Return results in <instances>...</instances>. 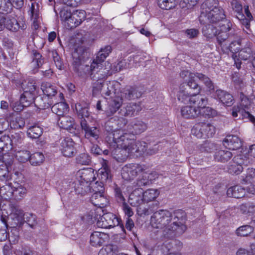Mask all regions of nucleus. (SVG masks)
Here are the masks:
<instances>
[{
	"label": "nucleus",
	"mask_w": 255,
	"mask_h": 255,
	"mask_svg": "<svg viewBox=\"0 0 255 255\" xmlns=\"http://www.w3.org/2000/svg\"><path fill=\"white\" fill-rule=\"evenodd\" d=\"M217 115V112L212 108L206 107H203L202 108V110L200 111V116H203L205 117H213Z\"/></svg>",
	"instance_id": "nucleus-60"
},
{
	"label": "nucleus",
	"mask_w": 255,
	"mask_h": 255,
	"mask_svg": "<svg viewBox=\"0 0 255 255\" xmlns=\"http://www.w3.org/2000/svg\"><path fill=\"white\" fill-rule=\"evenodd\" d=\"M30 152L28 150H20L16 152V159L21 162H25L30 159Z\"/></svg>",
	"instance_id": "nucleus-59"
},
{
	"label": "nucleus",
	"mask_w": 255,
	"mask_h": 255,
	"mask_svg": "<svg viewBox=\"0 0 255 255\" xmlns=\"http://www.w3.org/2000/svg\"><path fill=\"white\" fill-rule=\"evenodd\" d=\"M233 160V163L236 165H240L241 166L243 165L248 166L251 164L252 161L249 157L243 154H239L235 156Z\"/></svg>",
	"instance_id": "nucleus-52"
},
{
	"label": "nucleus",
	"mask_w": 255,
	"mask_h": 255,
	"mask_svg": "<svg viewBox=\"0 0 255 255\" xmlns=\"http://www.w3.org/2000/svg\"><path fill=\"white\" fill-rule=\"evenodd\" d=\"M59 126L63 129L69 130L70 132H74L76 125L74 119L70 116H62L58 120Z\"/></svg>",
	"instance_id": "nucleus-22"
},
{
	"label": "nucleus",
	"mask_w": 255,
	"mask_h": 255,
	"mask_svg": "<svg viewBox=\"0 0 255 255\" xmlns=\"http://www.w3.org/2000/svg\"><path fill=\"white\" fill-rule=\"evenodd\" d=\"M109 236L108 234L101 232L95 231L93 232L90 237V244L95 247H100L108 242Z\"/></svg>",
	"instance_id": "nucleus-17"
},
{
	"label": "nucleus",
	"mask_w": 255,
	"mask_h": 255,
	"mask_svg": "<svg viewBox=\"0 0 255 255\" xmlns=\"http://www.w3.org/2000/svg\"><path fill=\"white\" fill-rule=\"evenodd\" d=\"M112 47L108 45L105 46L104 48H102L98 53L97 56L93 62H96L99 64H103L104 62L105 59L111 52Z\"/></svg>",
	"instance_id": "nucleus-40"
},
{
	"label": "nucleus",
	"mask_w": 255,
	"mask_h": 255,
	"mask_svg": "<svg viewBox=\"0 0 255 255\" xmlns=\"http://www.w3.org/2000/svg\"><path fill=\"white\" fill-rule=\"evenodd\" d=\"M182 116L186 119H195L200 117V109L191 106H186L181 109Z\"/></svg>",
	"instance_id": "nucleus-28"
},
{
	"label": "nucleus",
	"mask_w": 255,
	"mask_h": 255,
	"mask_svg": "<svg viewBox=\"0 0 255 255\" xmlns=\"http://www.w3.org/2000/svg\"><path fill=\"white\" fill-rule=\"evenodd\" d=\"M142 173V176L139 177L136 180V185L137 187V188H140L142 186H146L150 183V181L148 179V174L144 171Z\"/></svg>",
	"instance_id": "nucleus-61"
},
{
	"label": "nucleus",
	"mask_w": 255,
	"mask_h": 255,
	"mask_svg": "<svg viewBox=\"0 0 255 255\" xmlns=\"http://www.w3.org/2000/svg\"><path fill=\"white\" fill-rule=\"evenodd\" d=\"M131 136L122 131H115L106 135L105 139L110 146L112 156L117 161H125L130 153L143 152L144 148L139 146L140 141H136Z\"/></svg>",
	"instance_id": "nucleus-2"
},
{
	"label": "nucleus",
	"mask_w": 255,
	"mask_h": 255,
	"mask_svg": "<svg viewBox=\"0 0 255 255\" xmlns=\"http://www.w3.org/2000/svg\"><path fill=\"white\" fill-rule=\"evenodd\" d=\"M241 102L232 108V115L245 122L250 121L255 125V118L248 111L251 106L250 100L243 94L240 96Z\"/></svg>",
	"instance_id": "nucleus-5"
},
{
	"label": "nucleus",
	"mask_w": 255,
	"mask_h": 255,
	"mask_svg": "<svg viewBox=\"0 0 255 255\" xmlns=\"http://www.w3.org/2000/svg\"><path fill=\"white\" fill-rule=\"evenodd\" d=\"M44 158L42 152H36L30 155L29 162L32 166H39L43 162Z\"/></svg>",
	"instance_id": "nucleus-47"
},
{
	"label": "nucleus",
	"mask_w": 255,
	"mask_h": 255,
	"mask_svg": "<svg viewBox=\"0 0 255 255\" xmlns=\"http://www.w3.org/2000/svg\"><path fill=\"white\" fill-rule=\"evenodd\" d=\"M119 84L116 81H107L105 83H94L93 85V94L95 96L101 93L103 96H111L117 94L116 86Z\"/></svg>",
	"instance_id": "nucleus-7"
},
{
	"label": "nucleus",
	"mask_w": 255,
	"mask_h": 255,
	"mask_svg": "<svg viewBox=\"0 0 255 255\" xmlns=\"http://www.w3.org/2000/svg\"><path fill=\"white\" fill-rule=\"evenodd\" d=\"M196 75L197 78L204 84L208 91L211 92L214 90V84L208 77L200 73H198Z\"/></svg>",
	"instance_id": "nucleus-51"
},
{
	"label": "nucleus",
	"mask_w": 255,
	"mask_h": 255,
	"mask_svg": "<svg viewBox=\"0 0 255 255\" xmlns=\"http://www.w3.org/2000/svg\"><path fill=\"white\" fill-rule=\"evenodd\" d=\"M185 213L182 210L175 211L173 213L167 210H159L154 213L150 219L151 226L157 231L155 239L160 242L164 239L173 237V231L179 228L185 229L184 225Z\"/></svg>",
	"instance_id": "nucleus-1"
},
{
	"label": "nucleus",
	"mask_w": 255,
	"mask_h": 255,
	"mask_svg": "<svg viewBox=\"0 0 255 255\" xmlns=\"http://www.w3.org/2000/svg\"><path fill=\"white\" fill-rule=\"evenodd\" d=\"M117 93L123 101L134 100L140 97L142 95L138 88L130 86L126 87L120 93Z\"/></svg>",
	"instance_id": "nucleus-16"
},
{
	"label": "nucleus",
	"mask_w": 255,
	"mask_h": 255,
	"mask_svg": "<svg viewBox=\"0 0 255 255\" xmlns=\"http://www.w3.org/2000/svg\"><path fill=\"white\" fill-rule=\"evenodd\" d=\"M59 15L62 22L69 28V22H70L72 13L71 8L67 6H62L59 8Z\"/></svg>",
	"instance_id": "nucleus-34"
},
{
	"label": "nucleus",
	"mask_w": 255,
	"mask_h": 255,
	"mask_svg": "<svg viewBox=\"0 0 255 255\" xmlns=\"http://www.w3.org/2000/svg\"><path fill=\"white\" fill-rule=\"evenodd\" d=\"M128 128L130 133H127L131 136V138L134 139V135L139 134L145 131L147 128V126L142 121L134 119L128 126Z\"/></svg>",
	"instance_id": "nucleus-15"
},
{
	"label": "nucleus",
	"mask_w": 255,
	"mask_h": 255,
	"mask_svg": "<svg viewBox=\"0 0 255 255\" xmlns=\"http://www.w3.org/2000/svg\"><path fill=\"white\" fill-rule=\"evenodd\" d=\"M141 110V107L140 104L130 103L121 109L119 113L121 116L132 117L137 115Z\"/></svg>",
	"instance_id": "nucleus-21"
},
{
	"label": "nucleus",
	"mask_w": 255,
	"mask_h": 255,
	"mask_svg": "<svg viewBox=\"0 0 255 255\" xmlns=\"http://www.w3.org/2000/svg\"><path fill=\"white\" fill-rule=\"evenodd\" d=\"M255 178V169L248 168L245 178L243 179L242 183H252Z\"/></svg>",
	"instance_id": "nucleus-62"
},
{
	"label": "nucleus",
	"mask_w": 255,
	"mask_h": 255,
	"mask_svg": "<svg viewBox=\"0 0 255 255\" xmlns=\"http://www.w3.org/2000/svg\"><path fill=\"white\" fill-rule=\"evenodd\" d=\"M13 188L11 183H6L0 189V194L5 200H9L13 198Z\"/></svg>",
	"instance_id": "nucleus-43"
},
{
	"label": "nucleus",
	"mask_w": 255,
	"mask_h": 255,
	"mask_svg": "<svg viewBox=\"0 0 255 255\" xmlns=\"http://www.w3.org/2000/svg\"><path fill=\"white\" fill-rule=\"evenodd\" d=\"M41 89L43 95L51 99H53L58 92L56 86L48 82H42L41 85Z\"/></svg>",
	"instance_id": "nucleus-31"
},
{
	"label": "nucleus",
	"mask_w": 255,
	"mask_h": 255,
	"mask_svg": "<svg viewBox=\"0 0 255 255\" xmlns=\"http://www.w3.org/2000/svg\"><path fill=\"white\" fill-rule=\"evenodd\" d=\"M92 183L82 181L78 180L75 183V189L78 194L85 195L91 192Z\"/></svg>",
	"instance_id": "nucleus-35"
},
{
	"label": "nucleus",
	"mask_w": 255,
	"mask_h": 255,
	"mask_svg": "<svg viewBox=\"0 0 255 255\" xmlns=\"http://www.w3.org/2000/svg\"><path fill=\"white\" fill-rule=\"evenodd\" d=\"M77 176L78 180L89 183H92L95 178L94 170L92 168L83 169L79 171Z\"/></svg>",
	"instance_id": "nucleus-30"
},
{
	"label": "nucleus",
	"mask_w": 255,
	"mask_h": 255,
	"mask_svg": "<svg viewBox=\"0 0 255 255\" xmlns=\"http://www.w3.org/2000/svg\"><path fill=\"white\" fill-rule=\"evenodd\" d=\"M231 32L230 37L229 38L227 39V40L224 42V46H221L222 49H225L226 50H230L232 53V57L234 59L237 57V53L241 49V40L240 39H238L237 41H232L229 45L227 44L229 41V39H230L231 37L232 34V30L230 31V33Z\"/></svg>",
	"instance_id": "nucleus-24"
},
{
	"label": "nucleus",
	"mask_w": 255,
	"mask_h": 255,
	"mask_svg": "<svg viewBox=\"0 0 255 255\" xmlns=\"http://www.w3.org/2000/svg\"><path fill=\"white\" fill-rule=\"evenodd\" d=\"M252 43L250 42L247 43L246 46L241 49H240L237 53V57L239 59L246 60L251 56H253L254 54L251 48Z\"/></svg>",
	"instance_id": "nucleus-39"
},
{
	"label": "nucleus",
	"mask_w": 255,
	"mask_h": 255,
	"mask_svg": "<svg viewBox=\"0 0 255 255\" xmlns=\"http://www.w3.org/2000/svg\"><path fill=\"white\" fill-rule=\"evenodd\" d=\"M232 155V152L229 151L220 150L216 152L214 158L218 161L225 162L230 159Z\"/></svg>",
	"instance_id": "nucleus-42"
},
{
	"label": "nucleus",
	"mask_w": 255,
	"mask_h": 255,
	"mask_svg": "<svg viewBox=\"0 0 255 255\" xmlns=\"http://www.w3.org/2000/svg\"><path fill=\"white\" fill-rule=\"evenodd\" d=\"M90 68V77L95 81L94 83H103L109 75L110 66L108 68L105 67L102 63L93 62Z\"/></svg>",
	"instance_id": "nucleus-9"
},
{
	"label": "nucleus",
	"mask_w": 255,
	"mask_h": 255,
	"mask_svg": "<svg viewBox=\"0 0 255 255\" xmlns=\"http://www.w3.org/2000/svg\"><path fill=\"white\" fill-rule=\"evenodd\" d=\"M245 193V188L239 185L231 187L228 189L227 191V195L228 197L236 198H240L244 197Z\"/></svg>",
	"instance_id": "nucleus-36"
},
{
	"label": "nucleus",
	"mask_w": 255,
	"mask_h": 255,
	"mask_svg": "<svg viewBox=\"0 0 255 255\" xmlns=\"http://www.w3.org/2000/svg\"><path fill=\"white\" fill-rule=\"evenodd\" d=\"M9 207L10 211V217L14 221L15 226L23 224V217L25 213L16 203H10Z\"/></svg>",
	"instance_id": "nucleus-14"
},
{
	"label": "nucleus",
	"mask_w": 255,
	"mask_h": 255,
	"mask_svg": "<svg viewBox=\"0 0 255 255\" xmlns=\"http://www.w3.org/2000/svg\"><path fill=\"white\" fill-rule=\"evenodd\" d=\"M0 148L6 151L12 148V141L9 135L4 134L0 136Z\"/></svg>",
	"instance_id": "nucleus-45"
},
{
	"label": "nucleus",
	"mask_w": 255,
	"mask_h": 255,
	"mask_svg": "<svg viewBox=\"0 0 255 255\" xmlns=\"http://www.w3.org/2000/svg\"><path fill=\"white\" fill-rule=\"evenodd\" d=\"M142 190L136 188L129 195L128 202L132 206H138L143 203Z\"/></svg>",
	"instance_id": "nucleus-25"
},
{
	"label": "nucleus",
	"mask_w": 255,
	"mask_h": 255,
	"mask_svg": "<svg viewBox=\"0 0 255 255\" xmlns=\"http://www.w3.org/2000/svg\"><path fill=\"white\" fill-rule=\"evenodd\" d=\"M159 193L157 190L148 189L145 192L142 191L143 202L148 203L155 199L159 195Z\"/></svg>",
	"instance_id": "nucleus-46"
},
{
	"label": "nucleus",
	"mask_w": 255,
	"mask_h": 255,
	"mask_svg": "<svg viewBox=\"0 0 255 255\" xmlns=\"http://www.w3.org/2000/svg\"><path fill=\"white\" fill-rule=\"evenodd\" d=\"M224 146L231 150H237L242 146V141L237 135H229L223 141Z\"/></svg>",
	"instance_id": "nucleus-20"
},
{
	"label": "nucleus",
	"mask_w": 255,
	"mask_h": 255,
	"mask_svg": "<svg viewBox=\"0 0 255 255\" xmlns=\"http://www.w3.org/2000/svg\"><path fill=\"white\" fill-rule=\"evenodd\" d=\"M233 10L236 13V16L238 19H243V6L237 0H233L231 2Z\"/></svg>",
	"instance_id": "nucleus-54"
},
{
	"label": "nucleus",
	"mask_w": 255,
	"mask_h": 255,
	"mask_svg": "<svg viewBox=\"0 0 255 255\" xmlns=\"http://www.w3.org/2000/svg\"><path fill=\"white\" fill-rule=\"evenodd\" d=\"M200 92H197L194 91L192 97H191V101L190 104H193L196 106L194 107L197 109H200V111L202 110V108L208 104V99L204 96H202L198 94Z\"/></svg>",
	"instance_id": "nucleus-32"
},
{
	"label": "nucleus",
	"mask_w": 255,
	"mask_h": 255,
	"mask_svg": "<svg viewBox=\"0 0 255 255\" xmlns=\"http://www.w3.org/2000/svg\"><path fill=\"white\" fill-rule=\"evenodd\" d=\"M75 110L78 116L81 118V121L83 119H85V118H88L89 113L87 108H83L80 104H77L75 105Z\"/></svg>",
	"instance_id": "nucleus-57"
},
{
	"label": "nucleus",
	"mask_w": 255,
	"mask_h": 255,
	"mask_svg": "<svg viewBox=\"0 0 255 255\" xmlns=\"http://www.w3.org/2000/svg\"><path fill=\"white\" fill-rule=\"evenodd\" d=\"M253 228L250 225H245L239 228L236 231L238 236L245 237L253 232Z\"/></svg>",
	"instance_id": "nucleus-58"
},
{
	"label": "nucleus",
	"mask_w": 255,
	"mask_h": 255,
	"mask_svg": "<svg viewBox=\"0 0 255 255\" xmlns=\"http://www.w3.org/2000/svg\"><path fill=\"white\" fill-rule=\"evenodd\" d=\"M123 102L119 94L117 93L114 96H111V100L109 102L108 109L106 111L107 116L109 117L116 113L122 106Z\"/></svg>",
	"instance_id": "nucleus-19"
},
{
	"label": "nucleus",
	"mask_w": 255,
	"mask_h": 255,
	"mask_svg": "<svg viewBox=\"0 0 255 255\" xmlns=\"http://www.w3.org/2000/svg\"><path fill=\"white\" fill-rule=\"evenodd\" d=\"M11 179V175L5 165L0 166V180L5 183Z\"/></svg>",
	"instance_id": "nucleus-55"
},
{
	"label": "nucleus",
	"mask_w": 255,
	"mask_h": 255,
	"mask_svg": "<svg viewBox=\"0 0 255 255\" xmlns=\"http://www.w3.org/2000/svg\"><path fill=\"white\" fill-rule=\"evenodd\" d=\"M80 125L84 133V137L91 143H98L100 131L96 127H90L86 119L80 121Z\"/></svg>",
	"instance_id": "nucleus-11"
},
{
	"label": "nucleus",
	"mask_w": 255,
	"mask_h": 255,
	"mask_svg": "<svg viewBox=\"0 0 255 255\" xmlns=\"http://www.w3.org/2000/svg\"><path fill=\"white\" fill-rule=\"evenodd\" d=\"M13 198L16 200H21L26 193V188L18 183L13 188Z\"/></svg>",
	"instance_id": "nucleus-44"
},
{
	"label": "nucleus",
	"mask_w": 255,
	"mask_h": 255,
	"mask_svg": "<svg viewBox=\"0 0 255 255\" xmlns=\"http://www.w3.org/2000/svg\"><path fill=\"white\" fill-rule=\"evenodd\" d=\"M95 212L91 211L86 216L89 222L93 223L96 220L97 226L101 228L110 229L118 226L120 224V219L115 215L111 213L104 214L99 219L97 217H94Z\"/></svg>",
	"instance_id": "nucleus-6"
},
{
	"label": "nucleus",
	"mask_w": 255,
	"mask_h": 255,
	"mask_svg": "<svg viewBox=\"0 0 255 255\" xmlns=\"http://www.w3.org/2000/svg\"><path fill=\"white\" fill-rule=\"evenodd\" d=\"M145 166L137 163H130L125 165L122 169L121 175L125 180L134 179L136 176L143 172Z\"/></svg>",
	"instance_id": "nucleus-10"
},
{
	"label": "nucleus",
	"mask_w": 255,
	"mask_h": 255,
	"mask_svg": "<svg viewBox=\"0 0 255 255\" xmlns=\"http://www.w3.org/2000/svg\"><path fill=\"white\" fill-rule=\"evenodd\" d=\"M92 203L95 206L102 208L109 203V200L104 193H94L91 197Z\"/></svg>",
	"instance_id": "nucleus-27"
},
{
	"label": "nucleus",
	"mask_w": 255,
	"mask_h": 255,
	"mask_svg": "<svg viewBox=\"0 0 255 255\" xmlns=\"http://www.w3.org/2000/svg\"><path fill=\"white\" fill-rule=\"evenodd\" d=\"M86 18L85 11L83 10H76L72 13L69 28H73L79 26Z\"/></svg>",
	"instance_id": "nucleus-26"
},
{
	"label": "nucleus",
	"mask_w": 255,
	"mask_h": 255,
	"mask_svg": "<svg viewBox=\"0 0 255 255\" xmlns=\"http://www.w3.org/2000/svg\"><path fill=\"white\" fill-rule=\"evenodd\" d=\"M52 99L45 96H37L35 97L34 104L40 109H46L50 107L53 104Z\"/></svg>",
	"instance_id": "nucleus-33"
},
{
	"label": "nucleus",
	"mask_w": 255,
	"mask_h": 255,
	"mask_svg": "<svg viewBox=\"0 0 255 255\" xmlns=\"http://www.w3.org/2000/svg\"><path fill=\"white\" fill-rule=\"evenodd\" d=\"M43 133V129L37 126L30 127L27 131L28 136L33 139L39 138Z\"/></svg>",
	"instance_id": "nucleus-49"
},
{
	"label": "nucleus",
	"mask_w": 255,
	"mask_h": 255,
	"mask_svg": "<svg viewBox=\"0 0 255 255\" xmlns=\"http://www.w3.org/2000/svg\"><path fill=\"white\" fill-rule=\"evenodd\" d=\"M60 149L64 156L72 157L75 152L74 142L71 138H65L61 140Z\"/></svg>",
	"instance_id": "nucleus-18"
},
{
	"label": "nucleus",
	"mask_w": 255,
	"mask_h": 255,
	"mask_svg": "<svg viewBox=\"0 0 255 255\" xmlns=\"http://www.w3.org/2000/svg\"><path fill=\"white\" fill-rule=\"evenodd\" d=\"M197 73H191L188 70H183L181 72L180 76L189 89H193L197 92H199L201 90L200 87L195 80V78H197ZM184 84V83L182 85Z\"/></svg>",
	"instance_id": "nucleus-13"
},
{
	"label": "nucleus",
	"mask_w": 255,
	"mask_h": 255,
	"mask_svg": "<svg viewBox=\"0 0 255 255\" xmlns=\"http://www.w3.org/2000/svg\"><path fill=\"white\" fill-rule=\"evenodd\" d=\"M51 111L53 113L61 117L68 112L69 106L66 103L61 101L55 104L51 107Z\"/></svg>",
	"instance_id": "nucleus-37"
},
{
	"label": "nucleus",
	"mask_w": 255,
	"mask_h": 255,
	"mask_svg": "<svg viewBox=\"0 0 255 255\" xmlns=\"http://www.w3.org/2000/svg\"><path fill=\"white\" fill-rule=\"evenodd\" d=\"M215 96L221 103L227 106H231L233 104V97L226 91L217 90Z\"/></svg>",
	"instance_id": "nucleus-29"
},
{
	"label": "nucleus",
	"mask_w": 255,
	"mask_h": 255,
	"mask_svg": "<svg viewBox=\"0 0 255 255\" xmlns=\"http://www.w3.org/2000/svg\"><path fill=\"white\" fill-rule=\"evenodd\" d=\"M191 132L198 138H209L215 134V128L209 123H198L193 127Z\"/></svg>",
	"instance_id": "nucleus-8"
},
{
	"label": "nucleus",
	"mask_w": 255,
	"mask_h": 255,
	"mask_svg": "<svg viewBox=\"0 0 255 255\" xmlns=\"http://www.w3.org/2000/svg\"><path fill=\"white\" fill-rule=\"evenodd\" d=\"M127 123V119L123 117L117 116L112 117L105 124V129L108 132L107 135H109L115 131H122L126 133L124 130L117 128L124 127Z\"/></svg>",
	"instance_id": "nucleus-12"
},
{
	"label": "nucleus",
	"mask_w": 255,
	"mask_h": 255,
	"mask_svg": "<svg viewBox=\"0 0 255 255\" xmlns=\"http://www.w3.org/2000/svg\"><path fill=\"white\" fill-rule=\"evenodd\" d=\"M12 9V3L10 0H0V11L9 12Z\"/></svg>",
	"instance_id": "nucleus-63"
},
{
	"label": "nucleus",
	"mask_w": 255,
	"mask_h": 255,
	"mask_svg": "<svg viewBox=\"0 0 255 255\" xmlns=\"http://www.w3.org/2000/svg\"><path fill=\"white\" fill-rule=\"evenodd\" d=\"M178 0H158V5L163 9L169 10L175 7Z\"/></svg>",
	"instance_id": "nucleus-53"
},
{
	"label": "nucleus",
	"mask_w": 255,
	"mask_h": 255,
	"mask_svg": "<svg viewBox=\"0 0 255 255\" xmlns=\"http://www.w3.org/2000/svg\"><path fill=\"white\" fill-rule=\"evenodd\" d=\"M99 178L101 180L100 183L103 184L108 181H110L111 180V175L110 173V170L107 165H103V168L99 170Z\"/></svg>",
	"instance_id": "nucleus-41"
},
{
	"label": "nucleus",
	"mask_w": 255,
	"mask_h": 255,
	"mask_svg": "<svg viewBox=\"0 0 255 255\" xmlns=\"http://www.w3.org/2000/svg\"><path fill=\"white\" fill-rule=\"evenodd\" d=\"M233 24L231 20L225 19L220 23L219 28L212 24H206L202 29L203 35L208 40L216 37L220 46H224V42L230 38Z\"/></svg>",
	"instance_id": "nucleus-4"
},
{
	"label": "nucleus",
	"mask_w": 255,
	"mask_h": 255,
	"mask_svg": "<svg viewBox=\"0 0 255 255\" xmlns=\"http://www.w3.org/2000/svg\"><path fill=\"white\" fill-rule=\"evenodd\" d=\"M21 87L24 93H29L36 95L38 93V88L36 85L35 82L33 80H29L22 83Z\"/></svg>",
	"instance_id": "nucleus-38"
},
{
	"label": "nucleus",
	"mask_w": 255,
	"mask_h": 255,
	"mask_svg": "<svg viewBox=\"0 0 255 255\" xmlns=\"http://www.w3.org/2000/svg\"><path fill=\"white\" fill-rule=\"evenodd\" d=\"M31 56L32 61L31 65L35 68L40 67L43 63V59L42 58V55L36 50H33L31 52Z\"/></svg>",
	"instance_id": "nucleus-48"
},
{
	"label": "nucleus",
	"mask_w": 255,
	"mask_h": 255,
	"mask_svg": "<svg viewBox=\"0 0 255 255\" xmlns=\"http://www.w3.org/2000/svg\"><path fill=\"white\" fill-rule=\"evenodd\" d=\"M199 19L201 24L215 23L226 18L224 10L219 6L217 0H207L201 5Z\"/></svg>",
	"instance_id": "nucleus-3"
},
{
	"label": "nucleus",
	"mask_w": 255,
	"mask_h": 255,
	"mask_svg": "<svg viewBox=\"0 0 255 255\" xmlns=\"http://www.w3.org/2000/svg\"><path fill=\"white\" fill-rule=\"evenodd\" d=\"M26 222L31 228H34L37 224L36 216L30 213H25L23 222Z\"/></svg>",
	"instance_id": "nucleus-56"
},
{
	"label": "nucleus",
	"mask_w": 255,
	"mask_h": 255,
	"mask_svg": "<svg viewBox=\"0 0 255 255\" xmlns=\"http://www.w3.org/2000/svg\"><path fill=\"white\" fill-rule=\"evenodd\" d=\"M10 125L12 128L16 129H21L25 126V121L23 118L17 117L10 123Z\"/></svg>",
	"instance_id": "nucleus-64"
},
{
	"label": "nucleus",
	"mask_w": 255,
	"mask_h": 255,
	"mask_svg": "<svg viewBox=\"0 0 255 255\" xmlns=\"http://www.w3.org/2000/svg\"><path fill=\"white\" fill-rule=\"evenodd\" d=\"M35 96L36 95L32 94L23 92L20 96V101L27 107L33 103H34Z\"/></svg>",
	"instance_id": "nucleus-50"
},
{
	"label": "nucleus",
	"mask_w": 255,
	"mask_h": 255,
	"mask_svg": "<svg viewBox=\"0 0 255 255\" xmlns=\"http://www.w3.org/2000/svg\"><path fill=\"white\" fill-rule=\"evenodd\" d=\"M194 92L193 89H189L188 87H184V85H181L179 91L177 94V99L179 101L184 104L191 103V97L193 96Z\"/></svg>",
	"instance_id": "nucleus-23"
}]
</instances>
